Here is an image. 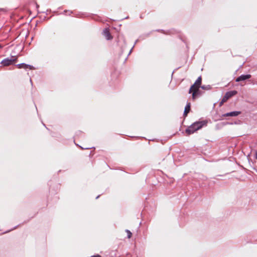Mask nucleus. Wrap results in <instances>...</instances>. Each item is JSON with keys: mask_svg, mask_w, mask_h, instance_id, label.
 I'll list each match as a JSON object with an SVG mask.
<instances>
[{"mask_svg": "<svg viewBox=\"0 0 257 257\" xmlns=\"http://www.w3.org/2000/svg\"><path fill=\"white\" fill-rule=\"evenodd\" d=\"M100 195H98L96 197V199H98Z\"/></svg>", "mask_w": 257, "mask_h": 257, "instance_id": "nucleus-13", "label": "nucleus"}, {"mask_svg": "<svg viewBox=\"0 0 257 257\" xmlns=\"http://www.w3.org/2000/svg\"><path fill=\"white\" fill-rule=\"evenodd\" d=\"M237 93V91L236 90L229 91L227 92L223 97L222 98L220 104H222L223 103L226 102L229 98L235 95Z\"/></svg>", "mask_w": 257, "mask_h": 257, "instance_id": "nucleus-4", "label": "nucleus"}, {"mask_svg": "<svg viewBox=\"0 0 257 257\" xmlns=\"http://www.w3.org/2000/svg\"><path fill=\"white\" fill-rule=\"evenodd\" d=\"M2 47H3V46L1 45H0V49L2 48Z\"/></svg>", "mask_w": 257, "mask_h": 257, "instance_id": "nucleus-15", "label": "nucleus"}, {"mask_svg": "<svg viewBox=\"0 0 257 257\" xmlns=\"http://www.w3.org/2000/svg\"><path fill=\"white\" fill-rule=\"evenodd\" d=\"M103 34L104 36L106 38L107 40L112 39V37H111V34L109 33L108 29H105L103 31Z\"/></svg>", "mask_w": 257, "mask_h": 257, "instance_id": "nucleus-8", "label": "nucleus"}, {"mask_svg": "<svg viewBox=\"0 0 257 257\" xmlns=\"http://www.w3.org/2000/svg\"><path fill=\"white\" fill-rule=\"evenodd\" d=\"M201 77L199 76L189 89V93H192V98L193 99H195L197 96L199 94V88L201 84Z\"/></svg>", "mask_w": 257, "mask_h": 257, "instance_id": "nucleus-2", "label": "nucleus"}, {"mask_svg": "<svg viewBox=\"0 0 257 257\" xmlns=\"http://www.w3.org/2000/svg\"><path fill=\"white\" fill-rule=\"evenodd\" d=\"M190 106H191V104L190 102H188L187 103V104L185 107V110L184 111V116H186L187 115V114L188 113V112H189V111L190 110Z\"/></svg>", "mask_w": 257, "mask_h": 257, "instance_id": "nucleus-9", "label": "nucleus"}, {"mask_svg": "<svg viewBox=\"0 0 257 257\" xmlns=\"http://www.w3.org/2000/svg\"><path fill=\"white\" fill-rule=\"evenodd\" d=\"M91 257H101V256L99 255V254H97V255H95L91 256Z\"/></svg>", "mask_w": 257, "mask_h": 257, "instance_id": "nucleus-12", "label": "nucleus"}, {"mask_svg": "<svg viewBox=\"0 0 257 257\" xmlns=\"http://www.w3.org/2000/svg\"><path fill=\"white\" fill-rule=\"evenodd\" d=\"M240 113V111H234L226 113L223 114V116H224V117H227V116H231V117L236 116L238 115H239Z\"/></svg>", "mask_w": 257, "mask_h": 257, "instance_id": "nucleus-6", "label": "nucleus"}, {"mask_svg": "<svg viewBox=\"0 0 257 257\" xmlns=\"http://www.w3.org/2000/svg\"><path fill=\"white\" fill-rule=\"evenodd\" d=\"M207 121L203 120L200 121H196L189 126L186 130V133L188 135H191L195 133L196 131L201 129L203 126L207 125Z\"/></svg>", "mask_w": 257, "mask_h": 257, "instance_id": "nucleus-1", "label": "nucleus"}, {"mask_svg": "<svg viewBox=\"0 0 257 257\" xmlns=\"http://www.w3.org/2000/svg\"><path fill=\"white\" fill-rule=\"evenodd\" d=\"M255 158L257 159V152L256 153V154H255Z\"/></svg>", "mask_w": 257, "mask_h": 257, "instance_id": "nucleus-14", "label": "nucleus"}, {"mask_svg": "<svg viewBox=\"0 0 257 257\" xmlns=\"http://www.w3.org/2000/svg\"><path fill=\"white\" fill-rule=\"evenodd\" d=\"M125 231L126 232L127 234V237L128 238H130L132 236V232L128 229H126L125 230Z\"/></svg>", "mask_w": 257, "mask_h": 257, "instance_id": "nucleus-10", "label": "nucleus"}, {"mask_svg": "<svg viewBox=\"0 0 257 257\" xmlns=\"http://www.w3.org/2000/svg\"><path fill=\"white\" fill-rule=\"evenodd\" d=\"M201 87L203 89H209L210 88V86L208 85V86H206L205 85H203V86H201Z\"/></svg>", "mask_w": 257, "mask_h": 257, "instance_id": "nucleus-11", "label": "nucleus"}, {"mask_svg": "<svg viewBox=\"0 0 257 257\" xmlns=\"http://www.w3.org/2000/svg\"><path fill=\"white\" fill-rule=\"evenodd\" d=\"M17 60V57L16 56H12L10 58H7L4 59L1 62V64L4 66H7L11 65L13 64V63L16 62Z\"/></svg>", "mask_w": 257, "mask_h": 257, "instance_id": "nucleus-3", "label": "nucleus"}, {"mask_svg": "<svg viewBox=\"0 0 257 257\" xmlns=\"http://www.w3.org/2000/svg\"><path fill=\"white\" fill-rule=\"evenodd\" d=\"M18 68H24V69H27L29 68L30 69H33L34 67L32 65L26 64L25 63H21L17 64L16 65Z\"/></svg>", "mask_w": 257, "mask_h": 257, "instance_id": "nucleus-7", "label": "nucleus"}, {"mask_svg": "<svg viewBox=\"0 0 257 257\" xmlns=\"http://www.w3.org/2000/svg\"><path fill=\"white\" fill-rule=\"evenodd\" d=\"M251 77V75L250 74H246V75H241L239 77H238L236 80V82H239L241 81H244L245 80H246L247 79H249Z\"/></svg>", "mask_w": 257, "mask_h": 257, "instance_id": "nucleus-5", "label": "nucleus"}]
</instances>
